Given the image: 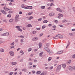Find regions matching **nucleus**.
<instances>
[{
  "label": "nucleus",
  "mask_w": 75,
  "mask_h": 75,
  "mask_svg": "<svg viewBox=\"0 0 75 75\" xmlns=\"http://www.w3.org/2000/svg\"><path fill=\"white\" fill-rule=\"evenodd\" d=\"M15 21L16 22H18L19 20V15H17L15 17Z\"/></svg>",
  "instance_id": "f257e3e1"
},
{
  "label": "nucleus",
  "mask_w": 75,
  "mask_h": 75,
  "mask_svg": "<svg viewBox=\"0 0 75 75\" xmlns=\"http://www.w3.org/2000/svg\"><path fill=\"white\" fill-rule=\"evenodd\" d=\"M55 37H58L60 38H63V36L62 35L59 34L55 36Z\"/></svg>",
  "instance_id": "f03ea898"
},
{
  "label": "nucleus",
  "mask_w": 75,
  "mask_h": 75,
  "mask_svg": "<svg viewBox=\"0 0 75 75\" xmlns=\"http://www.w3.org/2000/svg\"><path fill=\"white\" fill-rule=\"evenodd\" d=\"M61 69V65H59L57 67V71H60Z\"/></svg>",
  "instance_id": "7ed1b4c3"
},
{
  "label": "nucleus",
  "mask_w": 75,
  "mask_h": 75,
  "mask_svg": "<svg viewBox=\"0 0 75 75\" xmlns=\"http://www.w3.org/2000/svg\"><path fill=\"white\" fill-rule=\"evenodd\" d=\"M9 35V33L8 32H7L3 34L2 35V36H7V35Z\"/></svg>",
  "instance_id": "20e7f679"
},
{
  "label": "nucleus",
  "mask_w": 75,
  "mask_h": 75,
  "mask_svg": "<svg viewBox=\"0 0 75 75\" xmlns=\"http://www.w3.org/2000/svg\"><path fill=\"white\" fill-rule=\"evenodd\" d=\"M38 38L37 37H35L33 38L32 40L33 41H37V40H38Z\"/></svg>",
  "instance_id": "39448f33"
},
{
  "label": "nucleus",
  "mask_w": 75,
  "mask_h": 75,
  "mask_svg": "<svg viewBox=\"0 0 75 75\" xmlns=\"http://www.w3.org/2000/svg\"><path fill=\"white\" fill-rule=\"evenodd\" d=\"M9 53L11 56H14V53L13 52H9Z\"/></svg>",
  "instance_id": "423d86ee"
},
{
  "label": "nucleus",
  "mask_w": 75,
  "mask_h": 75,
  "mask_svg": "<svg viewBox=\"0 0 75 75\" xmlns=\"http://www.w3.org/2000/svg\"><path fill=\"white\" fill-rule=\"evenodd\" d=\"M1 12L2 13L4 14H5V15L7 14V12H6L4 11V10H1Z\"/></svg>",
  "instance_id": "0eeeda50"
},
{
  "label": "nucleus",
  "mask_w": 75,
  "mask_h": 75,
  "mask_svg": "<svg viewBox=\"0 0 75 75\" xmlns=\"http://www.w3.org/2000/svg\"><path fill=\"white\" fill-rule=\"evenodd\" d=\"M63 52V51H59L58 52H57V54H61Z\"/></svg>",
  "instance_id": "6e6552de"
},
{
  "label": "nucleus",
  "mask_w": 75,
  "mask_h": 75,
  "mask_svg": "<svg viewBox=\"0 0 75 75\" xmlns=\"http://www.w3.org/2000/svg\"><path fill=\"white\" fill-rule=\"evenodd\" d=\"M4 10H6V11H8L9 9L8 8H7V7L6 6L4 7Z\"/></svg>",
  "instance_id": "1a4fd4ad"
},
{
  "label": "nucleus",
  "mask_w": 75,
  "mask_h": 75,
  "mask_svg": "<svg viewBox=\"0 0 75 75\" xmlns=\"http://www.w3.org/2000/svg\"><path fill=\"white\" fill-rule=\"evenodd\" d=\"M54 14H55L54 13H50L49 14V15L50 16H54Z\"/></svg>",
  "instance_id": "9d476101"
},
{
  "label": "nucleus",
  "mask_w": 75,
  "mask_h": 75,
  "mask_svg": "<svg viewBox=\"0 0 75 75\" xmlns=\"http://www.w3.org/2000/svg\"><path fill=\"white\" fill-rule=\"evenodd\" d=\"M11 64L13 65H15L17 64V62H11Z\"/></svg>",
  "instance_id": "9b49d317"
},
{
  "label": "nucleus",
  "mask_w": 75,
  "mask_h": 75,
  "mask_svg": "<svg viewBox=\"0 0 75 75\" xmlns=\"http://www.w3.org/2000/svg\"><path fill=\"white\" fill-rule=\"evenodd\" d=\"M71 63V60H69L67 62V64H68V65L69 64H70Z\"/></svg>",
  "instance_id": "f8f14e48"
},
{
  "label": "nucleus",
  "mask_w": 75,
  "mask_h": 75,
  "mask_svg": "<svg viewBox=\"0 0 75 75\" xmlns=\"http://www.w3.org/2000/svg\"><path fill=\"white\" fill-rule=\"evenodd\" d=\"M41 73V72L40 71H38L36 72V74H37L38 75L39 74H40Z\"/></svg>",
  "instance_id": "ddd939ff"
},
{
  "label": "nucleus",
  "mask_w": 75,
  "mask_h": 75,
  "mask_svg": "<svg viewBox=\"0 0 75 75\" xmlns=\"http://www.w3.org/2000/svg\"><path fill=\"white\" fill-rule=\"evenodd\" d=\"M69 68L70 71H72V70L73 69V67H71V66H69Z\"/></svg>",
  "instance_id": "4468645a"
},
{
  "label": "nucleus",
  "mask_w": 75,
  "mask_h": 75,
  "mask_svg": "<svg viewBox=\"0 0 75 75\" xmlns=\"http://www.w3.org/2000/svg\"><path fill=\"white\" fill-rule=\"evenodd\" d=\"M33 8V7L32 6H28V9L31 10Z\"/></svg>",
  "instance_id": "2eb2a0df"
},
{
  "label": "nucleus",
  "mask_w": 75,
  "mask_h": 75,
  "mask_svg": "<svg viewBox=\"0 0 75 75\" xmlns=\"http://www.w3.org/2000/svg\"><path fill=\"white\" fill-rule=\"evenodd\" d=\"M45 50H46V51H47L49 50L50 49H49L48 48V47H45Z\"/></svg>",
  "instance_id": "dca6fc26"
},
{
  "label": "nucleus",
  "mask_w": 75,
  "mask_h": 75,
  "mask_svg": "<svg viewBox=\"0 0 75 75\" xmlns=\"http://www.w3.org/2000/svg\"><path fill=\"white\" fill-rule=\"evenodd\" d=\"M62 67L63 68H65L66 67V64H62Z\"/></svg>",
  "instance_id": "f3484780"
},
{
  "label": "nucleus",
  "mask_w": 75,
  "mask_h": 75,
  "mask_svg": "<svg viewBox=\"0 0 75 75\" xmlns=\"http://www.w3.org/2000/svg\"><path fill=\"white\" fill-rule=\"evenodd\" d=\"M48 21L47 20H45L43 21V23H48Z\"/></svg>",
  "instance_id": "a211bd4d"
},
{
  "label": "nucleus",
  "mask_w": 75,
  "mask_h": 75,
  "mask_svg": "<svg viewBox=\"0 0 75 75\" xmlns=\"http://www.w3.org/2000/svg\"><path fill=\"white\" fill-rule=\"evenodd\" d=\"M13 20H14L13 19H11L9 20V22L10 23H11L13 21Z\"/></svg>",
  "instance_id": "6ab92c4d"
},
{
  "label": "nucleus",
  "mask_w": 75,
  "mask_h": 75,
  "mask_svg": "<svg viewBox=\"0 0 75 75\" xmlns=\"http://www.w3.org/2000/svg\"><path fill=\"white\" fill-rule=\"evenodd\" d=\"M22 71H24V72H27V69H23L22 70Z\"/></svg>",
  "instance_id": "aec40b11"
},
{
  "label": "nucleus",
  "mask_w": 75,
  "mask_h": 75,
  "mask_svg": "<svg viewBox=\"0 0 75 75\" xmlns=\"http://www.w3.org/2000/svg\"><path fill=\"white\" fill-rule=\"evenodd\" d=\"M69 44H70V42H69V41H68L67 44V45L66 47H69Z\"/></svg>",
  "instance_id": "412c9836"
},
{
  "label": "nucleus",
  "mask_w": 75,
  "mask_h": 75,
  "mask_svg": "<svg viewBox=\"0 0 75 75\" xmlns=\"http://www.w3.org/2000/svg\"><path fill=\"white\" fill-rule=\"evenodd\" d=\"M32 18H33V16H30L29 18L28 19L29 20H31V19Z\"/></svg>",
  "instance_id": "4be33fe9"
},
{
  "label": "nucleus",
  "mask_w": 75,
  "mask_h": 75,
  "mask_svg": "<svg viewBox=\"0 0 75 75\" xmlns=\"http://www.w3.org/2000/svg\"><path fill=\"white\" fill-rule=\"evenodd\" d=\"M54 67V66H52L49 68V69H50V70H51L53 69V67Z\"/></svg>",
  "instance_id": "5701e85b"
},
{
  "label": "nucleus",
  "mask_w": 75,
  "mask_h": 75,
  "mask_svg": "<svg viewBox=\"0 0 75 75\" xmlns=\"http://www.w3.org/2000/svg\"><path fill=\"white\" fill-rule=\"evenodd\" d=\"M18 37H21L22 38H24V36L21 35L20 36H18Z\"/></svg>",
  "instance_id": "b1692460"
},
{
  "label": "nucleus",
  "mask_w": 75,
  "mask_h": 75,
  "mask_svg": "<svg viewBox=\"0 0 75 75\" xmlns=\"http://www.w3.org/2000/svg\"><path fill=\"white\" fill-rule=\"evenodd\" d=\"M58 15L59 16H60V17H63V15H62L61 13H59Z\"/></svg>",
  "instance_id": "393cba45"
},
{
  "label": "nucleus",
  "mask_w": 75,
  "mask_h": 75,
  "mask_svg": "<svg viewBox=\"0 0 75 75\" xmlns=\"http://www.w3.org/2000/svg\"><path fill=\"white\" fill-rule=\"evenodd\" d=\"M0 51L1 52H3L4 51V49H1Z\"/></svg>",
  "instance_id": "a878e982"
},
{
  "label": "nucleus",
  "mask_w": 75,
  "mask_h": 75,
  "mask_svg": "<svg viewBox=\"0 0 75 75\" xmlns=\"http://www.w3.org/2000/svg\"><path fill=\"white\" fill-rule=\"evenodd\" d=\"M25 7L24 6V4H22L21 5V7L23 8H25Z\"/></svg>",
  "instance_id": "bb28decb"
},
{
  "label": "nucleus",
  "mask_w": 75,
  "mask_h": 75,
  "mask_svg": "<svg viewBox=\"0 0 75 75\" xmlns=\"http://www.w3.org/2000/svg\"><path fill=\"white\" fill-rule=\"evenodd\" d=\"M52 58L51 57H49L48 59V61H51V60Z\"/></svg>",
  "instance_id": "cd10ccee"
},
{
  "label": "nucleus",
  "mask_w": 75,
  "mask_h": 75,
  "mask_svg": "<svg viewBox=\"0 0 75 75\" xmlns=\"http://www.w3.org/2000/svg\"><path fill=\"white\" fill-rule=\"evenodd\" d=\"M41 8L42 9H44L45 8V6H41Z\"/></svg>",
  "instance_id": "c85d7f7f"
},
{
  "label": "nucleus",
  "mask_w": 75,
  "mask_h": 75,
  "mask_svg": "<svg viewBox=\"0 0 75 75\" xmlns=\"http://www.w3.org/2000/svg\"><path fill=\"white\" fill-rule=\"evenodd\" d=\"M17 29V30H18V31H22V29H21V28H18Z\"/></svg>",
  "instance_id": "c756f323"
},
{
  "label": "nucleus",
  "mask_w": 75,
  "mask_h": 75,
  "mask_svg": "<svg viewBox=\"0 0 75 75\" xmlns=\"http://www.w3.org/2000/svg\"><path fill=\"white\" fill-rule=\"evenodd\" d=\"M28 27H31L33 25H31V24H29L28 25Z\"/></svg>",
  "instance_id": "7c9ffc66"
},
{
  "label": "nucleus",
  "mask_w": 75,
  "mask_h": 75,
  "mask_svg": "<svg viewBox=\"0 0 75 75\" xmlns=\"http://www.w3.org/2000/svg\"><path fill=\"white\" fill-rule=\"evenodd\" d=\"M44 53L43 52H41L39 54V55L40 56H41V55L42 56V54Z\"/></svg>",
  "instance_id": "2f4dec72"
},
{
  "label": "nucleus",
  "mask_w": 75,
  "mask_h": 75,
  "mask_svg": "<svg viewBox=\"0 0 75 75\" xmlns=\"http://www.w3.org/2000/svg\"><path fill=\"white\" fill-rule=\"evenodd\" d=\"M32 49L31 48H30L28 50V52H30V51H31Z\"/></svg>",
  "instance_id": "473e14b6"
},
{
  "label": "nucleus",
  "mask_w": 75,
  "mask_h": 75,
  "mask_svg": "<svg viewBox=\"0 0 75 75\" xmlns=\"http://www.w3.org/2000/svg\"><path fill=\"white\" fill-rule=\"evenodd\" d=\"M8 17H11V14H8L7 16Z\"/></svg>",
  "instance_id": "72a5a7b5"
},
{
  "label": "nucleus",
  "mask_w": 75,
  "mask_h": 75,
  "mask_svg": "<svg viewBox=\"0 0 75 75\" xmlns=\"http://www.w3.org/2000/svg\"><path fill=\"white\" fill-rule=\"evenodd\" d=\"M39 47H41V46H42V45L40 42L39 43Z\"/></svg>",
  "instance_id": "f704fd0d"
},
{
  "label": "nucleus",
  "mask_w": 75,
  "mask_h": 75,
  "mask_svg": "<svg viewBox=\"0 0 75 75\" xmlns=\"http://www.w3.org/2000/svg\"><path fill=\"white\" fill-rule=\"evenodd\" d=\"M33 13V12H31L28 13V15H31V14Z\"/></svg>",
  "instance_id": "c9c22d12"
},
{
  "label": "nucleus",
  "mask_w": 75,
  "mask_h": 75,
  "mask_svg": "<svg viewBox=\"0 0 75 75\" xmlns=\"http://www.w3.org/2000/svg\"><path fill=\"white\" fill-rule=\"evenodd\" d=\"M65 21H67V20L65 19L62 21V22L63 23H64Z\"/></svg>",
  "instance_id": "e433bc0d"
},
{
  "label": "nucleus",
  "mask_w": 75,
  "mask_h": 75,
  "mask_svg": "<svg viewBox=\"0 0 75 75\" xmlns=\"http://www.w3.org/2000/svg\"><path fill=\"white\" fill-rule=\"evenodd\" d=\"M47 51L48 53H49V54H51V52L50 51V49L49 50H47Z\"/></svg>",
  "instance_id": "4c0bfd02"
},
{
  "label": "nucleus",
  "mask_w": 75,
  "mask_h": 75,
  "mask_svg": "<svg viewBox=\"0 0 75 75\" xmlns=\"http://www.w3.org/2000/svg\"><path fill=\"white\" fill-rule=\"evenodd\" d=\"M60 9V8H57V9H56V10H57V11H59V10Z\"/></svg>",
  "instance_id": "58836bf2"
},
{
  "label": "nucleus",
  "mask_w": 75,
  "mask_h": 75,
  "mask_svg": "<svg viewBox=\"0 0 75 75\" xmlns=\"http://www.w3.org/2000/svg\"><path fill=\"white\" fill-rule=\"evenodd\" d=\"M36 33H37V31H34L33 32V34H36Z\"/></svg>",
  "instance_id": "ea45409f"
},
{
  "label": "nucleus",
  "mask_w": 75,
  "mask_h": 75,
  "mask_svg": "<svg viewBox=\"0 0 75 75\" xmlns=\"http://www.w3.org/2000/svg\"><path fill=\"white\" fill-rule=\"evenodd\" d=\"M53 5H54V4L52 3H51L50 5V7H52V6H53Z\"/></svg>",
  "instance_id": "a19ab883"
},
{
  "label": "nucleus",
  "mask_w": 75,
  "mask_h": 75,
  "mask_svg": "<svg viewBox=\"0 0 75 75\" xmlns=\"http://www.w3.org/2000/svg\"><path fill=\"white\" fill-rule=\"evenodd\" d=\"M45 28V25H43L42 26V29H44Z\"/></svg>",
  "instance_id": "79ce46f5"
},
{
  "label": "nucleus",
  "mask_w": 75,
  "mask_h": 75,
  "mask_svg": "<svg viewBox=\"0 0 75 75\" xmlns=\"http://www.w3.org/2000/svg\"><path fill=\"white\" fill-rule=\"evenodd\" d=\"M44 35V33H42L40 34V37H42V35Z\"/></svg>",
  "instance_id": "37998d69"
},
{
  "label": "nucleus",
  "mask_w": 75,
  "mask_h": 75,
  "mask_svg": "<svg viewBox=\"0 0 75 75\" xmlns=\"http://www.w3.org/2000/svg\"><path fill=\"white\" fill-rule=\"evenodd\" d=\"M20 26H16V28H20Z\"/></svg>",
  "instance_id": "c03bdc74"
},
{
  "label": "nucleus",
  "mask_w": 75,
  "mask_h": 75,
  "mask_svg": "<svg viewBox=\"0 0 75 75\" xmlns=\"http://www.w3.org/2000/svg\"><path fill=\"white\" fill-rule=\"evenodd\" d=\"M42 20V18H40L39 19H38V21H41Z\"/></svg>",
  "instance_id": "a18cd8bd"
},
{
  "label": "nucleus",
  "mask_w": 75,
  "mask_h": 75,
  "mask_svg": "<svg viewBox=\"0 0 75 75\" xmlns=\"http://www.w3.org/2000/svg\"><path fill=\"white\" fill-rule=\"evenodd\" d=\"M13 11H10L8 12V13H9V14H11V13H12Z\"/></svg>",
  "instance_id": "49530a36"
},
{
  "label": "nucleus",
  "mask_w": 75,
  "mask_h": 75,
  "mask_svg": "<svg viewBox=\"0 0 75 75\" xmlns=\"http://www.w3.org/2000/svg\"><path fill=\"white\" fill-rule=\"evenodd\" d=\"M23 40H24V39H21V42H23Z\"/></svg>",
  "instance_id": "de8ad7c7"
},
{
  "label": "nucleus",
  "mask_w": 75,
  "mask_h": 75,
  "mask_svg": "<svg viewBox=\"0 0 75 75\" xmlns=\"http://www.w3.org/2000/svg\"><path fill=\"white\" fill-rule=\"evenodd\" d=\"M32 73L33 74H35V71H32Z\"/></svg>",
  "instance_id": "09e8293b"
},
{
  "label": "nucleus",
  "mask_w": 75,
  "mask_h": 75,
  "mask_svg": "<svg viewBox=\"0 0 75 75\" xmlns=\"http://www.w3.org/2000/svg\"><path fill=\"white\" fill-rule=\"evenodd\" d=\"M52 24H50L48 25V26L49 27H51V26H52Z\"/></svg>",
  "instance_id": "8fccbe9b"
},
{
  "label": "nucleus",
  "mask_w": 75,
  "mask_h": 75,
  "mask_svg": "<svg viewBox=\"0 0 75 75\" xmlns=\"http://www.w3.org/2000/svg\"><path fill=\"white\" fill-rule=\"evenodd\" d=\"M75 7H73L72 8L73 11H75Z\"/></svg>",
  "instance_id": "3c124183"
},
{
  "label": "nucleus",
  "mask_w": 75,
  "mask_h": 75,
  "mask_svg": "<svg viewBox=\"0 0 75 75\" xmlns=\"http://www.w3.org/2000/svg\"><path fill=\"white\" fill-rule=\"evenodd\" d=\"M46 46H47V47H49V46H50V44L47 43L46 44Z\"/></svg>",
  "instance_id": "603ef678"
},
{
  "label": "nucleus",
  "mask_w": 75,
  "mask_h": 75,
  "mask_svg": "<svg viewBox=\"0 0 75 75\" xmlns=\"http://www.w3.org/2000/svg\"><path fill=\"white\" fill-rule=\"evenodd\" d=\"M59 11L60 12V13H61V12H62V10L61 9H60Z\"/></svg>",
  "instance_id": "864d4df0"
},
{
  "label": "nucleus",
  "mask_w": 75,
  "mask_h": 75,
  "mask_svg": "<svg viewBox=\"0 0 75 75\" xmlns=\"http://www.w3.org/2000/svg\"><path fill=\"white\" fill-rule=\"evenodd\" d=\"M19 14H23V12L21 11H20L19 12Z\"/></svg>",
  "instance_id": "5fc2aeb1"
},
{
  "label": "nucleus",
  "mask_w": 75,
  "mask_h": 75,
  "mask_svg": "<svg viewBox=\"0 0 75 75\" xmlns=\"http://www.w3.org/2000/svg\"><path fill=\"white\" fill-rule=\"evenodd\" d=\"M13 72H11L9 73V75H13Z\"/></svg>",
  "instance_id": "6e6d98bb"
},
{
  "label": "nucleus",
  "mask_w": 75,
  "mask_h": 75,
  "mask_svg": "<svg viewBox=\"0 0 75 75\" xmlns=\"http://www.w3.org/2000/svg\"><path fill=\"white\" fill-rule=\"evenodd\" d=\"M36 28L37 30H40V28Z\"/></svg>",
  "instance_id": "4d7b16f0"
},
{
  "label": "nucleus",
  "mask_w": 75,
  "mask_h": 75,
  "mask_svg": "<svg viewBox=\"0 0 75 75\" xmlns=\"http://www.w3.org/2000/svg\"><path fill=\"white\" fill-rule=\"evenodd\" d=\"M73 58H75V54L73 55L72 57Z\"/></svg>",
  "instance_id": "13d9d810"
},
{
  "label": "nucleus",
  "mask_w": 75,
  "mask_h": 75,
  "mask_svg": "<svg viewBox=\"0 0 75 75\" xmlns=\"http://www.w3.org/2000/svg\"><path fill=\"white\" fill-rule=\"evenodd\" d=\"M69 35L71 36L72 35H73V33H69Z\"/></svg>",
  "instance_id": "bf43d9fd"
},
{
  "label": "nucleus",
  "mask_w": 75,
  "mask_h": 75,
  "mask_svg": "<svg viewBox=\"0 0 75 75\" xmlns=\"http://www.w3.org/2000/svg\"><path fill=\"white\" fill-rule=\"evenodd\" d=\"M52 28H56V26L55 25H53L52 26Z\"/></svg>",
  "instance_id": "052dcab7"
},
{
  "label": "nucleus",
  "mask_w": 75,
  "mask_h": 75,
  "mask_svg": "<svg viewBox=\"0 0 75 75\" xmlns=\"http://www.w3.org/2000/svg\"><path fill=\"white\" fill-rule=\"evenodd\" d=\"M34 62H37V60L36 59H35L34 61Z\"/></svg>",
  "instance_id": "680f3d73"
},
{
  "label": "nucleus",
  "mask_w": 75,
  "mask_h": 75,
  "mask_svg": "<svg viewBox=\"0 0 75 75\" xmlns=\"http://www.w3.org/2000/svg\"><path fill=\"white\" fill-rule=\"evenodd\" d=\"M14 45V42H13L11 44V45Z\"/></svg>",
  "instance_id": "e2e57ef3"
},
{
  "label": "nucleus",
  "mask_w": 75,
  "mask_h": 75,
  "mask_svg": "<svg viewBox=\"0 0 75 75\" xmlns=\"http://www.w3.org/2000/svg\"><path fill=\"white\" fill-rule=\"evenodd\" d=\"M59 26L61 27H64V26L62 25H59Z\"/></svg>",
  "instance_id": "0e129e2a"
},
{
  "label": "nucleus",
  "mask_w": 75,
  "mask_h": 75,
  "mask_svg": "<svg viewBox=\"0 0 75 75\" xmlns=\"http://www.w3.org/2000/svg\"><path fill=\"white\" fill-rule=\"evenodd\" d=\"M29 64L30 65H32L33 63L31 62H29Z\"/></svg>",
  "instance_id": "69168bd1"
},
{
  "label": "nucleus",
  "mask_w": 75,
  "mask_h": 75,
  "mask_svg": "<svg viewBox=\"0 0 75 75\" xmlns=\"http://www.w3.org/2000/svg\"><path fill=\"white\" fill-rule=\"evenodd\" d=\"M44 75V72H43L42 73H41L40 74V75Z\"/></svg>",
  "instance_id": "338daca9"
},
{
  "label": "nucleus",
  "mask_w": 75,
  "mask_h": 75,
  "mask_svg": "<svg viewBox=\"0 0 75 75\" xmlns=\"http://www.w3.org/2000/svg\"><path fill=\"white\" fill-rule=\"evenodd\" d=\"M73 69L75 70V66L73 67Z\"/></svg>",
  "instance_id": "774afa93"
}]
</instances>
